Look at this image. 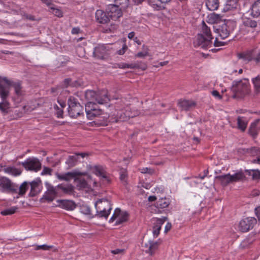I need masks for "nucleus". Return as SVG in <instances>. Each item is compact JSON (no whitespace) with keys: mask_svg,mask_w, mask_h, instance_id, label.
Here are the masks:
<instances>
[{"mask_svg":"<svg viewBox=\"0 0 260 260\" xmlns=\"http://www.w3.org/2000/svg\"><path fill=\"white\" fill-rule=\"evenodd\" d=\"M108 114V120L101 122L100 124H104L106 122H118L119 121H124L129 118H133L138 115L140 113L139 111L133 109L131 107H126V109L118 110L112 105H109L108 108L105 110Z\"/></svg>","mask_w":260,"mask_h":260,"instance_id":"f257e3e1","label":"nucleus"},{"mask_svg":"<svg viewBox=\"0 0 260 260\" xmlns=\"http://www.w3.org/2000/svg\"><path fill=\"white\" fill-rule=\"evenodd\" d=\"M231 91L233 93L232 96L234 99H240L248 95L250 91L248 80L244 79L234 82Z\"/></svg>","mask_w":260,"mask_h":260,"instance_id":"f03ea898","label":"nucleus"},{"mask_svg":"<svg viewBox=\"0 0 260 260\" xmlns=\"http://www.w3.org/2000/svg\"><path fill=\"white\" fill-rule=\"evenodd\" d=\"M85 96L88 101V103H91L94 105H96V104H104L107 103L110 101L108 93L106 90H102L98 92L93 90H87L85 92Z\"/></svg>","mask_w":260,"mask_h":260,"instance_id":"7ed1b4c3","label":"nucleus"},{"mask_svg":"<svg viewBox=\"0 0 260 260\" xmlns=\"http://www.w3.org/2000/svg\"><path fill=\"white\" fill-rule=\"evenodd\" d=\"M68 104L69 114L71 117L76 118L83 113V106L74 97L70 96L68 99Z\"/></svg>","mask_w":260,"mask_h":260,"instance_id":"20e7f679","label":"nucleus"},{"mask_svg":"<svg viewBox=\"0 0 260 260\" xmlns=\"http://www.w3.org/2000/svg\"><path fill=\"white\" fill-rule=\"evenodd\" d=\"M20 164L27 171L37 172L41 169V163L36 157H29Z\"/></svg>","mask_w":260,"mask_h":260,"instance_id":"39448f33","label":"nucleus"},{"mask_svg":"<svg viewBox=\"0 0 260 260\" xmlns=\"http://www.w3.org/2000/svg\"><path fill=\"white\" fill-rule=\"evenodd\" d=\"M0 187L9 192L17 193L18 186L7 177L0 175Z\"/></svg>","mask_w":260,"mask_h":260,"instance_id":"423d86ee","label":"nucleus"},{"mask_svg":"<svg viewBox=\"0 0 260 260\" xmlns=\"http://www.w3.org/2000/svg\"><path fill=\"white\" fill-rule=\"evenodd\" d=\"M212 40L198 34L193 42V45L194 47H200L203 49H207L212 47Z\"/></svg>","mask_w":260,"mask_h":260,"instance_id":"0eeeda50","label":"nucleus"},{"mask_svg":"<svg viewBox=\"0 0 260 260\" xmlns=\"http://www.w3.org/2000/svg\"><path fill=\"white\" fill-rule=\"evenodd\" d=\"M85 110L86 113L87 118L90 120H92L95 117H98L102 114L103 110L95 107V105L91 103H87L85 105Z\"/></svg>","mask_w":260,"mask_h":260,"instance_id":"6e6552de","label":"nucleus"},{"mask_svg":"<svg viewBox=\"0 0 260 260\" xmlns=\"http://www.w3.org/2000/svg\"><path fill=\"white\" fill-rule=\"evenodd\" d=\"M256 222V219L254 217L244 218L239 223V229L242 232H247L251 230Z\"/></svg>","mask_w":260,"mask_h":260,"instance_id":"1a4fd4ad","label":"nucleus"},{"mask_svg":"<svg viewBox=\"0 0 260 260\" xmlns=\"http://www.w3.org/2000/svg\"><path fill=\"white\" fill-rule=\"evenodd\" d=\"M106 10L109 18L110 17L114 20H117L122 15L121 9L117 5H109L107 6Z\"/></svg>","mask_w":260,"mask_h":260,"instance_id":"9d476101","label":"nucleus"},{"mask_svg":"<svg viewBox=\"0 0 260 260\" xmlns=\"http://www.w3.org/2000/svg\"><path fill=\"white\" fill-rule=\"evenodd\" d=\"M231 23L230 21L223 22L221 24L214 26L215 31L219 34L222 39H225L229 36L231 31L230 28Z\"/></svg>","mask_w":260,"mask_h":260,"instance_id":"9b49d317","label":"nucleus"},{"mask_svg":"<svg viewBox=\"0 0 260 260\" xmlns=\"http://www.w3.org/2000/svg\"><path fill=\"white\" fill-rule=\"evenodd\" d=\"M128 214L126 212H121V210L119 208H116L111 218H110L109 222H112L115 220H116L115 224L118 225L125 222L128 219Z\"/></svg>","mask_w":260,"mask_h":260,"instance_id":"f8f14e48","label":"nucleus"},{"mask_svg":"<svg viewBox=\"0 0 260 260\" xmlns=\"http://www.w3.org/2000/svg\"><path fill=\"white\" fill-rule=\"evenodd\" d=\"M47 190L45 192L41 200H44L50 202L54 199L57 194L56 188L48 183L47 184Z\"/></svg>","mask_w":260,"mask_h":260,"instance_id":"ddd939ff","label":"nucleus"},{"mask_svg":"<svg viewBox=\"0 0 260 260\" xmlns=\"http://www.w3.org/2000/svg\"><path fill=\"white\" fill-rule=\"evenodd\" d=\"M3 81L5 82L7 84H11V81L9 80L6 77H2L0 76V96L3 101H5L9 95V88L4 86L2 85Z\"/></svg>","mask_w":260,"mask_h":260,"instance_id":"4468645a","label":"nucleus"},{"mask_svg":"<svg viewBox=\"0 0 260 260\" xmlns=\"http://www.w3.org/2000/svg\"><path fill=\"white\" fill-rule=\"evenodd\" d=\"M30 186L29 196L35 197L37 196L41 190V181L37 179L29 183Z\"/></svg>","mask_w":260,"mask_h":260,"instance_id":"2eb2a0df","label":"nucleus"},{"mask_svg":"<svg viewBox=\"0 0 260 260\" xmlns=\"http://www.w3.org/2000/svg\"><path fill=\"white\" fill-rule=\"evenodd\" d=\"M108 51L106 46L99 45L94 48L93 54L98 58L103 59L104 56L108 54Z\"/></svg>","mask_w":260,"mask_h":260,"instance_id":"dca6fc26","label":"nucleus"},{"mask_svg":"<svg viewBox=\"0 0 260 260\" xmlns=\"http://www.w3.org/2000/svg\"><path fill=\"white\" fill-rule=\"evenodd\" d=\"M95 18L96 21L102 24L108 22L110 20L109 17L106 12L102 10H98L95 13Z\"/></svg>","mask_w":260,"mask_h":260,"instance_id":"f3484780","label":"nucleus"},{"mask_svg":"<svg viewBox=\"0 0 260 260\" xmlns=\"http://www.w3.org/2000/svg\"><path fill=\"white\" fill-rule=\"evenodd\" d=\"M158 244L157 242L149 241L147 243H145L144 246V247L145 248L144 250L145 252L152 255L158 248Z\"/></svg>","mask_w":260,"mask_h":260,"instance_id":"a211bd4d","label":"nucleus"},{"mask_svg":"<svg viewBox=\"0 0 260 260\" xmlns=\"http://www.w3.org/2000/svg\"><path fill=\"white\" fill-rule=\"evenodd\" d=\"M178 105L181 110L188 111L196 106V103L192 101L183 100L179 101Z\"/></svg>","mask_w":260,"mask_h":260,"instance_id":"6ab92c4d","label":"nucleus"},{"mask_svg":"<svg viewBox=\"0 0 260 260\" xmlns=\"http://www.w3.org/2000/svg\"><path fill=\"white\" fill-rule=\"evenodd\" d=\"M168 219L167 217H163L162 218H157L156 222L153 228V234L154 237H157L159 234L161 225Z\"/></svg>","mask_w":260,"mask_h":260,"instance_id":"aec40b11","label":"nucleus"},{"mask_svg":"<svg viewBox=\"0 0 260 260\" xmlns=\"http://www.w3.org/2000/svg\"><path fill=\"white\" fill-rule=\"evenodd\" d=\"M59 206L68 210H73L76 206V204L71 200H58Z\"/></svg>","mask_w":260,"mask_h":260,"instance_id":"412c9836","label":"nucleus"},{"mask_svg":"<svg viewBox=\"0 0 260 260\" xmlns=\"http://www.w3.org/2000/svg\"><path fill=\"white\" fill-rule=\"evenodd\" d=\"M91 170L97 176H101L102 178L107 179L108 182L109 181L107 177L106 173L102 166H94L91 167Z\"/></svg>","mask_w":260,"mask_h":260,"instance_id":"4be33fe9","label":"nucleus"},{"mask_svg":"<svg viewBox=\"0 0 260 260\" xmlns=\"http://www.w3.org/2000/svg\"><path fill=\"white\" fill-rule=\"evenodd\" d=\"M99 206H101L103 207L102 208H105V209L109 211L112 210L111 203L107 199H101L97 200L95 203V208L97 209Z\"/></svg>","mask_w":260,"mask_h":260,"instance_id":"5701e85b","label":"nucleus"},{"mask_svg":"<svg viewBox=\"0 0 260 260\" xmlns=\"http://www.w3.org/2000/svg\"><path fill=\"white\" fill-rule=\"evenodd\" d=\"M103 207L99 206L96 210V213L95 215V216L99 218H105L107 219L110 214L111 211L105 209V208H102Z\"/></svg>","mask_w":260,"mask_h":260,"instance_id":"b1692460","label":"nucleus"},{"mask_svg":"<svg viewBox=\"0 0 260 260\" xmlns=\"http://www.w3.org/2000/svg\"><path fill=\"white\" fill-rule=\"evenodd\" d=\"M251 14L254 17L260 16V0H257L252 5L251 8Z\"/></svg>","mask_w":260,"mask_h":260,"instance_id":"393cba45","label":"nucleus"},{"mask_svg":"<svg viewBox=\"0 0 260 260\" xmlns=\"http://www.w3.org/2000/svg\"><path fill=\"white\" fill-rule=\"evenodd\" d=\"M243 25L245 28H254L257 26V22L250 18H244L243 20Z\"/></svg>","mask_w":260,"mask_h":260,"instance_id":"a878e982","label":"nucleus"},{"mask_svg":"<svg viewBox=\"0 0 260 260\" xmlns=\"http://www.w3.org/2000/svg\"><path fill=\"white\" fill-rule=\"evenodd\" d=\"M78 175L76 172H68L64 174H57L56 176L58 179L61 180L69 181L71 178H73Z\"/></svg>","mask_w":260,"mask_h":260,"instance_id":"bb28decb","label":"nucleus"},{"mask_svg":"<svg viewBox=\"0 0 260 260\" xmlns=\"http://www.w3.org/2000/svg\"><path fill=\"white\" fill-rule=\"evenodd\" d=\"M200 35L207 37L210 39H213L210 28L206 24L205 22H202V28Z\"/></svg>","mask_w":260,"mask_h":260,"instance_id":"cd10ccee","label":"nucleus"},{"mask_svg":"<svg viewBox=\"0 0 260 260\" xmlns=\"http://www.w3.org/2000/svg\"><path fill=\"white\" fill-rule=\"evenodd\" d=\"M170 203V200L169 199L166 198H160L157 201L155 204V207L158 209H163L168 207Z\"/></svg>","mask_w":260,"mask_h":260,"instance_id":"c85d7f7f","label":"nucleus"},{"mask_svg":"<svg viewBox=\"0 0 260 260\" xmlns=\"http://www.w3.org/2000/svg\"><path fill=\"white\" fill-rule=\"evenodd\" d=\"M208 22L211 24L218 23L221 20V17L220 15L217 14L215 13H212L209 14L208 17Z\"/></svg>","mask_w":260,"mask_h":260,"instance_id":"c756f323","label":"nucleus"},{"mask_svg":"<svg viewBox=\"0 0 260 260\" xmlns=\"http://www.w3.org/2000/svg\"><path fill=\"white\" fill-rule=\"evenodd\" d=\"M216 179L219 180L222 186H226L230 183H231L230 180V174L224 175L217 176L215 177Z\"/></svg>","mask_w":260,"mask_h":260,"instance_id":"7c9ffc66","label":"nucleus"},{"mask_svg":"<svg viewBox=\"0 0 260 260\" xmlns=\"http://www.w3.org/2000/svg\"><path fill=\"white\" fill-rule=\"evenodd\" d=\"M252 83L254 85V93L255 95H260V75L252 79Z\"/></svg>","mask_w":260,"mask_h":260,"instance_id":"2f4dec72","label":"nucleus"},{"mask_svg":"<svg viewBox=\"0 0 260 260\" xmlns=\"http://www.w3.org/2000/svg\"><path fill=\"white\" fill-rule=\"evenodd\" d=\"M0 110L4 115H6L11 112V108L9 103L6 101H3L0 103Z\"/></svg>","mask_w":260,"mask_h":260,"instance_id":"473e14b6","label":"nucleus"},{"mask_svg":"<svg viewBox=\"0 0 260 260\" xmlns=\"http://www.w3.org/2000/svg\"><path fill=\"white\" fill-rule=\"evenodd\" d=\"M219 0H208L206 2V6L210 11H215L219 7Z\"/></svg>","mask_w":260,"mask_h":260,"instance_id":"72a5a7b5","label":"nucleus"},{"mask_svg":"<svg viewBox=\"0 0 260 260\" xmlns=\"http://www.w3.org/2000/svg\"><path fill=\"white\" fill-rule=\"evenodd\" d=\"M238 128L242 132L245 131L247 127V122L246 118L239 116L237 118Z\"/></svg>","mask_w":260,"mask_h":260,"instance_id":"f704fd0d","label":"nucleus"},{"mask_svg":"<svg viewBox=\"0 0 260 260\" xmlns=\"http://www.w3.org/2000/svg\"><path fill=\"white\" fill-rule=\"evenodd\" d=\"M3 171L6 173L11 174L15 176H18L21 173V171L20 170L12 167L5 168L3 169Z\"/></svg>","mask_w":260,"mask_h":260,"instance_id":"c9c22d12","label":"nucleus"},{"mask_svg":"<svg viewBox=\"0 0 260 260\" xmlns=\"http://www.w3.org/2000/svg\"><path fill=\"white\" fill-rule=\"evenodd\" d=\"M57 189H60L64 193L67 194H71L74 191V186L72 185H63L62 184H59L57 186Z\"/></svg>","mask_w":260,"mask_h":260,"instance_id":"e433bc0d","label":"nucleus"},{"mask_svg":"<svg viewBox=\"0 0 260 260\" xmlns=\"http://www.w3.org/2000/svg\"><path fill=\"white\" fill-rule=\"evenodd\" d=\"M75 182L76 186L79 189L86 188L87 187V183L85 179L82 178H76Z\"/></svg>","mask_w":260,"mask_h":260,"instance_id":"4c0bfd02","label":"nucleus"},{"mask_svg":"<svg viewBox=\"0 0 260 260\" xmlns=\"http://www.w3.org/2000/svg\"><path fill=\"white\" fill-rule=\"evenodd\" d=\"M238 57L239 59H242L246 62L251 61L253 59V56L251 52L238 53Z\"/></svg>","mask_w":260,"mask_h":260,"instance_id":"58836bf2","label":"nucleus"},{"mask_svg":"<svg viewBox=\"0 0 260 260\" xmlns=\"http://www.w3.org/2000/svg\"><path fill=\"white\" fill-rule=\"evenodd\" d=\"M78 161V158L77 156L75 155L69 156L66 161L67 165H68L69 168L74 167Z\"/></svg>","mask_w":260,"mask_h":260,"instance_id":"ea45409f","label":"nucleus"},{"mask_svg":"<svg viewBox=\"0 0 260 260\" xmlns=\"http://www.w3.org/2000/svg\"><path fill=\"white\" fill-rule=\"evenodd\" d=\"M10 85L14 87L15 92L17 95H21L22 94V86L20 82H13L11 81V84Z\"/></svg>","mask_w":260,"mask_h":260,"instance_id":"a19ab883","label":"nucleus"},{"mask_svg":"<svg viewBox=\"0 0 260 260\" xmlns=\"http://www.w3.org/2000/svg\"><path fill=\"white\" fill-rule=\"evenodd\" d=\"M230 180L231 183L242 180L245 178V176L242 172L237 173L233 175L230 174Z\"/></svg>","mask_w":260,"mask_h":260,"instance_id":"79ce46f5","label":"nucleus"},{"mask_svg":"<svg viewBox=\"0 0 260 260\" xmlns=\"http://www.w3.org/2000/svg\"><path fill=\"white\" fill-rule=\"evenodd\" d=\"M259 121V119H256L251 124L249 127V133L253 138L255 137L257 135L256 126Z\"/></svg>","mask_w":260,"mask_h":260,"instance_id":"37998d69","label":"nucleus"},{"mask_svg":"<svg viewBox=\"0 0 260 260\" xmlns=\"http://www.w3.org/2000/svg\"><path fill=\"white\" fill-rule=\"evenodd\" d=\"M245 172L248 175L251 176L252 178L254 180L260 178V171L258 170H246Z\"/></svg>","mask_w":260,"mask_h":260,"instance_id":"c03bdc74","label":"nucleus"},{"mask_svg":"<svg viewBox=\"0 0 260 260\" xmlns=\"http://www.w3.org/2000/svg\"><path fill=\"white\" fill-rule=\"evenodd\" d=\"M28 182L25 181L23 183H22L19 188V195L21 196H23L25 193L26 190L28 189Z\"/></svg>","mask_w":260,"mask_h":260,"instance_id":"a18cd8bd","label":"nucleus"},{"mask_svg":"<svg viewBox=\"0 0 260 260\" xmlns=\"http://www.w3.org/2000/svg\"><path fill=\"white\" fill-rule=\"evenodd\" d=\"M18 209L17 207H11L9 208L6 209L1 212V214L4 216L12 215L15 213Z\"/></svg>","mask_w":260,"mask_h":260,"instance_id":"49530a36","label":"nucleus"},{"mask_svg":"<svg viewBox=\"0 0 260 260\" xmlns=\"http://www.w3.org/2000/svg\"><path fill=\"white\" fill-rule=\"evenodd\" d=\"M253 241V239H250L249 238L244 239L240 244V246L241 248H245L247 247L250 244H252Z\"/></svg>","mask_w":260,"mask_h":260,"instance_id":"de8ad7c7","label":"nucleus"},{"mask_svg":"<svg viewBox=\"0 0 260 260\" xmlns=\"http://www.w3.org/2000/svg\"><path fill=\"white\" fill-rule=\"evenodd\" d=\"M247 152L251 154L254 155L260 154V148L257 147H251L247 149Z\"/></svg>","mask_w":260,"mask_h":260,"instance_id":"09e8293b","label":"nucleus"},{"mask_svg":"<svg viewBox=\"0 0 260 260\" xmlns=\"http://www.w3.org/2000/svg\"><path fill=\"white\" fill-rule=\"evenodd\" d=\"M52 247H53L52 246H49L46 244H44V245H42L36 246L35 249L36 250H38L40 249H42L43 250H49L50 249H51L52 248Z\"/></svg>","mask_w":260,"mask_h":260,"instance_id":"8fccbe9b","label":"nucleus"},{"mask_svg":"<svg viewBox=\"0 0 260 260\" xmlns=\"http://www.w3.org/2000/svg\"><path fill=\"white\" fill-rule=\"evenodd\" d=\"M54 109L56 111V114L57 117H61L63 114V110L57 105L54 106Z\"/></svg>","mask_w":260,"mask_h":260,"instance_id":"3c124183","label":"nucleus"},{"mask_svg":"<svg viewBox=\"0 0 260 260\" xmlns=\"http://www.w3.org/2000/svg\"><path fill=\"white\" fill-rule=\"evenodd\" d=\"M50 9L52 10V13L54 14L55 16L58 17L62 16V12L60 10L53 7H51Z\"/></svg>","mask_w":260,"mask_h":260,"instance_id":"603ef678","label":"nucleus"},{"mask_svg":"<svg viewBox=\"0 0 260 260\" xmlns=\"http://www.w3.org/2000/svg\"><path fill=\"white\" fill-rule=\"evenodd\" d=\"M115 2L117 4V5H119L126 7L128 4L129 0H115Z\"/></svg>","mask_w":260,"mask_h":260,"instance_id":"864d4df0","label":"nucleus"},{"mask_svg":"<svg viewBox=\"0 0 260 260\" xmlns=\"http://www.w3.org/2000/svg\"><path fill=\"white\" fill-rule=\"evenodd\" d=\"M81 212L86 215L90 214L91 210L90 208L87 206H83L81 208Z\"/></svg>","mask_w":260,"mask_h":260,"instance_id":"5fc2aeb1","label":"nucleus"},{"mask_svg":"<svg viewBox=\"0 0 260 260\" xmlns=\"http://www.w3.org/2000/svg\"><path fill=\"white\" fill-rule=\"evenodd\" d=\"M135 65H137L138 67H136V68L141 69L143 70H145L147 69V64L145 63L142 62H137L134 63Z\"/></svg>","mask_w":260,"mask_h":260,"instance_id":"6e6d98bb","label":"nucleus"},{"mask_svg":"<svg viewBox=\"0 0 260 260\" xmlns=\"http://www.w3.org/2000/svg\"><path fill=\"white\" fill-rule=\"evenodd\" d=\"M127 177V174L124 170H122L120 172V180L124 182V184L126 183V178Z\"/></svg>","mask_w":260,"mask_h":260,"instance_id":"4d7b16f0","label":"nucleus"},{"mask_svg":"<svg viewBox=\"0 0 260 260\" xmlns=\"http://www.w3.org/2000/svg\"><path fill=\"white\" fill-rule=\"evenodd\" d=\"M51 172H52L51 169L48 168V167H44L43 168V171L42 172V175H51Z\"/></svg>","mask_w":260,"mask_h":260,"instance_id":"13d9d810","label":"nucleus"},{"mask_svg":"<svg viewBox=\"0 0 260 260\" xmlns=\"http://www.w3.org/2000/svg\"><path fill=\"white\" fill-rule=\"evenodd\" d=\"M72 80L70 78H67L63 80L62 86L64 87H67L68 86H71L72 84Z\"/></svg>","mask_w":260,"mask_h":260,"instance_id":"bf43d9fd","label":"nucleus"},{"mask_svg":"<svg viewBox=\"0 0 260 260\" xmlns=\"http://www.w3.org/2000/svg\"><path fill=\"white\" fill-rule=\"evenodd\" d=\"M127 49V46L126 45V44H124L123 45L122 48L121 49L117 51V54H118L119 55H123Z\"/></svg>","mask_w":260,"mask_h":260,"instance_id":"052dcab7","label":"nucleus"},{"mask_svg":"<svg viewBox=\"0 0 260 260\" xmlns=\"http://www.w3.org/2000/svg\"><path fill=\"white\" fill-rule=\"evenodd\" d=\"M148 55L147 49L144 52H139L136 55V56L138 57H144Z\"/></svg>","mask_w":260,"mask_h":260,"instance_id":"680f3d73","label":"nucleus"},{"mask_svg":"<svg viewBox=\"0 0 260 260\" xmlns=\"http://www.w3.org/2000/svg\"><path fill=\"white\" fill-rule=\"evenodd\" d=\"M138 67L137 65L134 64V63L128 64L125 63L123 64L122 68H127V69H136V67Z\"/></svg>","mask_w":260,"mask_h":260,"instance_id":"e2e57ef3","label":"nucleus"},{"mask_svg":"<svg viewBox=\"0 0 260 260\" xmlns=\"http://www.w3.org/2000/svg\"><path fill=\"white\" fill-rule=\"evenodd\" d=\"M213 96H215L218 99H221L222 96L220 94L219 92L217 90H213L211 92Z\"/></svg>","mask_w":260,"mask_h":260,"instance_id":"0e129e2a","label":"nucleus"},{"mask_svg":"<svg viewBox=\"0 0 260 260\" xmlns=\"http://www.w3.org/2000/svg\"><path fill=\"white\" fill-rule=\"evenodd\" d=\"M172 224L170 222H168L165 226V233H167L171 229Z\"/></svg>","mask_w":260,"mask_h":260,"instance_id":"69168bd1","label":"nucleus"},{"mask_svg":"<svg viewBox=\"0 0 260 260\" xmlns=\"http://www.w3.org/2000/svg\"><path fill=\"white\" fill-rule=\"evenodd\" d=\"M255 213L258 220L260 221V207H258L255 209Z\"/></svg>","mask_w":260,"mask_h":260,"instance_id":"338daca9","label":"nucleus"},{"mask_svg":"<svg viewBox=\"0 0 260 260\" xmlns=\"http://www.w3.org/2000/svg\"><path fill=\"white\" fill-rule=\"evenodd\" d=\"M252 60H254L256 63H260V52L258 53L256 57H253Z\"/></svg>","mask_w":260,"mask_h":260,"instance_id":"774afa93","label":"nucleus"}]
</instances>
